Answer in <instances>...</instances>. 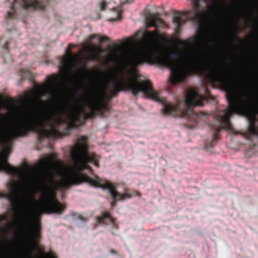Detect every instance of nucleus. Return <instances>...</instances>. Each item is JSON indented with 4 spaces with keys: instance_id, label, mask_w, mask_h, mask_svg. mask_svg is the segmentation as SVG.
I'll return each instance as SVG.
<instances>
[{
    "instance_id": "1",
    "label": "nucleus",
    "mask_w": 258,
    "mask_h": 258,
    "mask_svg": "<svg viewBox=\"0 0 258 258\" xmlns=\"http://www.w3.org/2000/svg\"><path fill=\"white\" fill-rule=\"evenodd\" d=\"M201 0H192L193 12L189 16L198 25L197 36L194 40L197 48L184 41H180V48H167L158 45L156 34L148 30L145 32V61L156 63L171 70L170 80L175 84L183 81L190 69L207 66L213 80L219 81L227 92L228 109L220 114L218 131L223 127L233 133L234 129L230 121V116L237 114L246 117L248 121L250 133L258 136L255 124V108L258 107V76L250 84L238 86L228 74L221 58L215 57L201 48L202 46L215 47L219 43L220 34L215 27L207 28L206 24L212 18L222 24L233 22L235 16L231 8L223 0H204L207 8H202Z\"/></svg>"
},
{
    "instance_id": "2",
    "label": "nucleus",
    "mask_w": 258,
    "mask_h": 258,
    "mask_svg": "<svg viewBox=\"0 0 258 258\" xmlns=\"http://www.w3.org/2000/svg\"><path fill=\"white\" fill-rule=\"evenodd\" d=\"M125 88L131 90L135 95L142 92L144 96H148L152 100L161 102L163 105L162 112L165 115L188 117L192 113V108L202 105L204 100V97L195 90L189 89L186 92L184 102L187 110H183L179 105H174L167 102L165 98L161 97L158 93L152 89L150 82L143 81L141 83L135 78H131L125 82L123 74L116 70L110 72L100 83V93L103 99L107 97V91L115 95L118 91Z\"/></svg>"
},
{
    "instance_id": "3",
    "label": "nucleus",
    "mask_w": 258,
    "mask_h": 258,
    "mask_svg": "<svg viewBox=\"0 0 258 258\" xmlns=\"http://www.w3.org/2000/svg\"><path fill=\"white\" fill-rule=\"evenodd\" d=\"M15 4L12 10L8 12L9 18L13 17L15 12V9L18 7H21L24 9L42 10V2L43 0H14Z\"/></svg>"
},
{
    "instance_id": "4",
    "label": "nucleus",
    "mask_w": 258,
    "mask_h": 258,
    "mask_svg": "<svg viewBox=\"0 0 258 258\" xmlns=\"http://www.w3.org/2000/svg\"><path fill=\"white\" fill-rule=\"evenodd\" d=\"M68 51V59L63 58L62 66L59 67V70L63 75L71 74L72 68L75 65L79 63L81 59H83L80 56V54L76 55H73L70 52Z\"/></svg>"
},
{
    "instance_id": "5",
    "label": "nucleus",
    "mask_w": 258,
    "mask_h": 258,
    "mask_svg": "<svg viewBox=\"0 0 258 258\" xmlns=\"http://www.w3.org/2000/svg\"><path fill=\"white\" fill-rule=\"evenodd\" d=\"M145 20L146 21V28L153 26L157 30V28L159 26L163 25L164 24L163 21L160 18V15L157 13L146 15Z\"/></svg>"
},
{
    "instance_id": "6",
    "label": "nucleus",
    "mask_w": 258,
    "mask_h": 258,
    "mask_svg": "<svg viewBox=\"0 0 258 258\" xmlns=\"http://www.w3.org/2000/svg\"><path fill=\"white\" fill-rule=\"evenodd\" d=\"M13 222L9 219L8 215L0 216V234H7L12 229Z\"/></svg>"
},
{
    "instance_id": "7",
    "label": "nucleus",
    "mask_w": 258,
    "mask_h": 258,
    "mask_svg": "<svg viewBox=\"0 0 258 258\" xmlns=\"http://www.w3.org/2000/svg\"><path fill=\"white\" fill-rule=\"evenodd\" d=\"M90 54L85 59L88 61L100 60V55L104 52V50L100 47L93 45L88 48Z\"/></svg>"
},
{
    "instance_id": "8",
    "label": "nucleus",
    "mask_w": 258,
    "mask_h": 258,
    "mask_svg": "<svg viewBox=\"0 0 258 258\" xmlns=\"http://www.w3.org/2000/svg\"><path fill=\"white\" fill-rule=\"evenodd\" d=\"M186 21L185 16L183 14L176 12L173 18V23L176 28V31H178L179 28L183 25Z\"/></svg>"
},
{
    "instance_id": "9",
    "label": "nucleus",
    "mask_w": 258,
    "mask_h": 258,
    "mask_svg": "<svg viewBox=\"0 0 258 258\" xmlns=\"http://www.w3.org/2000/svg\"><path fill=\"white\" fill-rule=\"evenodd\" d=\"M98 224H103L106 225H109L112 223L114 224V219L110 216L109 212L104 213L102 216L98 217L97 218Z\"/></svg>"
},
{
    "instance_id": "10",
    "label": "nucleus",
    "mask_w": 258,
    "mask_h": 258,
    "mask_svg": "<svg viewBox=\"0 0 258 258\" xmlns=\"http://www.w3.org/2000/svg\"><path fill=\"white\" fill-rule=\"evenodd\" d=\"M110 18L109 20L115 21L121 19V12L119 8L113 9L110 13Z\"/></svg>"
},
{
    "instance_id": "11",
    "label": "nucleus",
    "mask_w": 258,
    "mask_h": 258,
    "mask_svg": "<svg viewBox=\"0 0 258 258\" xmlns=\"http://www.w3.org/2000/svg\"><path fill=\"white\" fill-rule=\"evenodd\" d=\"M97 38L99 41H109V42H111L110 39L109 38H108V37H106V36H99V35H97V34H92V35H90L88 37V41L89 43H91V42H92V41L94 39H97Z\"/></svg>"
},
{
    "instance_id": "12",
    "label": "nucleus",
    "mask_w": 258,
    "mask_h": 258,
    "mask_svg": "<svg viewBox=\"0 0 258 258\" xmlns=\"http://www.w3.org/2000/svg\"><path fill=\"white\" fill-rule=\"evenodd\" d=\"M43 258H57L55 255H54L51 252L45 254L43 256Z\"/></svg>"
},
{
    "instance_id": "13",
    "label": "nucleus",
    "mask_w": 258,
    "mask_h": 258,
    "mask_svg": "<svg viewBox=\"0 0 258 258\" xmlns=\"http://www.w3.org/2000/svg\"><path fill=\"white\" fill-rule=\"evenodd\" d=\"M107 5V3L105 1H103L100 5V9L104 11L106 9V7Z\"/></svg>"
},
{
    "instance_id": "14",
    "label": "nucleus",
    "mask_w": 258,
    "mask_h": 258,
    "mask_svg": "<svg viewBox=\"0 0 258 258\" xmlns=\"http://www.w3.org/2000/svg\"><path fill=\"white\" fill-rule=\"evenodd\" d=\"M120 3L122 4H129L131 3V0H120Z\"/></svg>"
},
{
    "instance_id": "15",
    "label": "nucleus",
    "mask_w": 258,
    "mask_h": 258,
    "mask_svg": "<svg viewBox=\"0 0 258 258\" xmlns=\"http://www.w3.org/2000/svg\"><path fill=\"white\" fill-rule=\"evenodd\" d=\"M79 220H80L81 222L83 223H85L87 221L86 219L83 217H79Z\"/></svg>"
},
{
    "instance_id": "16",
    "label": "nucleus",
    "mask_w": 258,
    "mask_h": 258,
    "mask_svg": "<svg viewBox=\"0 0 258 258\" xmlns=\"http://www.w3.org/2000/svg\"><path fill=\"white\" fill-rule=\"evenodd\" d=\"M111 253L112 254H115L116 253L115 251L114 250H111Z\"/></svg>"
},
{
    "instance_id": "17",
    "label": "nucleus",
    "mask_w": 258,
    "mask_h": 258,
    "mask_svg": "<svg viewBox=\"0 0 258 258\" xmlns=\"http://www.w3.org/2000/svg\"><path fill=\"white\" fill-rule=\"evenodd\" d=\"M71 48H72V45H71V44H69V49H71Z\"/></svg>"
},
{
    "instance_id": "18",
    "label": "nucleus",
    "mask_w": 258,
    "mask_h": 258,
    "mask_svg": "<svg viewBox=\"0 0 258 258\" xmlns=\"http://www.w3.org/2000/svg\"><path fill=\"white\" fill-rule=\"evenodd\" d=\"M83 51H84V49H82V50H81V51H80V53H83Z\"/></svg>"
},
{
    "instance_id": "19",
    "label": "nucleus",
    "mask_w": 258,
    "mask_h": 258,
    "mask_svg": "<svg viewBox=\"0 0 258 258\" xmlns=\"http://www.w3.org/2000/svg\"><path fill=\"white\" fill-rule=\"evenodd\" d=\"M13 258H19V256H17V257H13Z\"/></svg>"
},
{
    "instance_id": "20",
    "label": "nucleus",
    "mask_w": 258,
    "mask_h": 258,
    "mask_svg": "<svg viewBox=\"0 0 258 258\" xmlns=\"http://www.w3.org/2000/svg\"><path fill=\"white\" fill-rule=\"evenodd\" d=\"M208 146H209V147H211V145L210 144H209Z\"/></svg>"
},
{
    "instance_id": "21",
    "label": "nucleus",
    "mask_w": 258,
    "mask_h": 258,
    "mask_svg": "<svg viewBox=\"0 0 258 258\" xmlns=\"http://www.w3.org/2000/svg\"><path fill=\"white\" fill-rule=\"evenodd\" d=\"M8 44V42H7L6 43V45H7Z\"/></svg>"
}]
</instances>
